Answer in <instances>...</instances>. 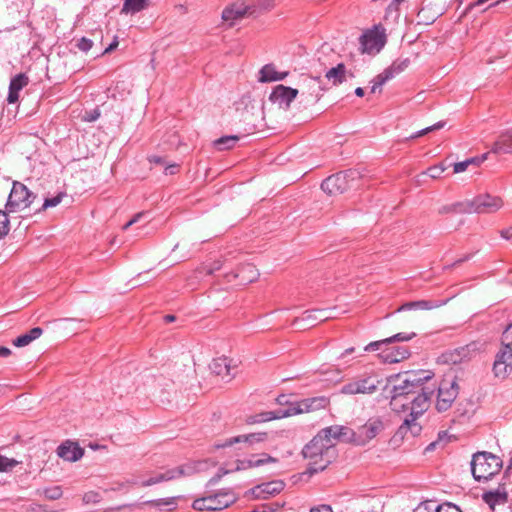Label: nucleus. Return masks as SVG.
I'll return each mask as SVG.
<instances>
[{"label":"nucleus","mask_w":512,"mask_h":512,"mask_svg":"<svg viewBox=\"0 0 512 512\" xmlns=\"http://www.w3.org/2000/svg\"><path fill=\"white\" fill-rule=\"evenodd\" d=\"M335 308L332 309H313L304 312L301 318H297L294 324L308 322V326H314L317 321H324L336 317L333 313Z\"/></svg>","instance_id":"obj_22"},{"label":"nucleus","mask_w":512,"mask_h":512,"mask_svg":"<svg viewBox=\"0 0 512 512\" xmlns=\"http://www.w3.org/2000/svg\"><path fill=\"white\" fill-rule=\"evenodd\" d=\"M381 381L373 375H363L355 378L341 387V393L345 395L372 394Z\"/></svg>","instance_id":"obj_7"},{"label":"nucleus","mask_w":512,"mask_h":512,"mask_svg":"<svg viewBox=\"0 0 512 512\" xmlns=\"http://www.w3.org/2000/svg\"><path fill=\"white\" fill-rule=\"evenodd\" d=\"M358 176V172L355 170H347L336 173L327 177L321 183V189L329 194L343 193L351 187L349 180H354Z\"/></svg>","instance_id":"obj_5"},{"label":"nucleus","mask_w":512,"mask_h":512,"mask_svg":"<svg viewBox=\"0 0 512 512\" xmlns=\"http://www.w3.org/2000/svg\"><path fill=\"white\" fill-rule=\"evenodd\" d=\"M9 232V219L6 212L0 210V239Z\"/></svg>","instance_id":"obj_48"},{"label":"nucleus","mask_w":512,"mask_h":512,"mask_svg":"<svg viewBox=\"0 0 512 512\" xmlns=\"http://www.w3.org/2000/svg\"><path fill=\"white\" fill-rule=\"evenodd\" d=\"M436 505L432 501H427L420 503L415 509L414 512H435Z\"/></svg>","instance_id":"obj_51"},{"label":"nucleus","mask_w":512,"mask_h":512,"mask_svg":"<svg viewBox=\"0 0 512 512\" xmlns=\"http://www.w3.org/2000/svg\"><path fill=\"white\" fill-rule=\"evenodd\" d=\"M447 303V300H419L412 301L403 304L398 308L397 311H408V310H431L438 308Z\"/></svg>","instance_id":"obj_30"},{"label":"nucleus","mask_w":512,"mask_h":512,"mask_svg":"<svg viewBox=\"0 0 512 512\" xmlns=\"http://www.w3.org/2000/svg\"><path fill=\"white\" fill-rule=\"evenodd\" d=\"M248 8L244 3H234L223 10L222 19L229 26H233L247 14Z\"/></svg>","instance_id":"obj_23"},{"label":"nucleus","mask_w":512,"mask_h":512,"mask_svg":"<svg viewBox=\"0 0 512 512\" xmlns=\"http://www.w3.org/2000/svg\"><path fill=\"white\" fill-rule=\"evenodd\" d=\"M146 215L145 212H139L137 213L136 215L133 216V218L128 221L124 226H123V229L126 230L128 229L131 225H133L134 223H137L142 217H144Z\"/></svg>","instance_id":"obj_58"},{"label":"nucleus","mask_w":512,"mask_h":512,"mask_svg":"<svg viewBox=\"0 0 512 512\" xmlns=\"http://www.w3.org/2000/svg\"><path fill=\"white\" fill-rule=\"evenodd\" d=\"M287 75L288 72H278L273 64H266L259 71L258 81L261 83L281 81Z\"/></svg>","instance_id":"obj_31"},{"label":"nucleus","mask_w":512,"mask_h":512,"mask_svg":"<svg viewBox=\"0 0 512 512\" xmlns=\"http://www.w3.org/2000/svg\"><path fill=\"white\" fill-rule=\"evenodd\" d=\"M446 170V167L443 164H438L431 166L427 169L426 174L431 178L437 179L441 176V174Z\"/></svg>","instance_id":"obj_49"},{"label":"nucleus","mask_w":512,"mask_h":512,"mask_svg":"<svg viewBox=\"0 0 512 512\" xmlns=\"http://www.w3.org/2000/svg\"><path fill=\"white\" fill-rule=\"evenodd\" d=\"M325 77L333 83V85H339L346 81L347 71L343 63H339L337 66L329 69Z\"/></svg>","instance_id":"obj_33"},{"label":"nucleus","mask_w":512,"mask_h":512,"mask_svg":"<svg viewBox=\"0 0 512 512\" xmlns=\"http://www.w3.org/2000/svg\"><path fill=\"white\" fill-rule=\"evenodd\" d=\"M407 409H410L409 398H407V399L400 398V400L398 402V409H392V410L397 413H400V412L406 411Z\"/></svg>","instance_id":"obj_57"},{"label":"nucleus","mask_w":512,"mask_h":512,"mask_svg":"<svg viewBox=\"0 0 512 512\" xmlns=\"http://www.w3.org/2000/svg\"><path fill=\"white\" fill-rule=\"evenodd\" d=\"M238 140H239L238 136H234V135L223 136L214 141V146L218 150L231 149L235 146V144L237 143Z\"/></svg>","instance_id":"obj_40"},{"label":"nucleus","mask_w":512,"mask_h":512,"mask_svg":"<svg viewBox=\"0 0 512 512\" xmlns=\"http://www.w3.org/2000/svg\"><path fill=\"white\" fill-rule=\"evenodd\" d=\"M268 434L266 432L250 433L244 435H238L228 439L222 447L232 446L236 443H244L248 447H252L254 444L264 442L267 439Z\"/></svg>","instance_id":"obj_27"},{"label":"nucleus","mask_w":512,"mask_h":512,"mask_svg":"<svg viewBox=\"0 0 512 512\" xmlns=\"http://www.w3.org/2000/svg\"><path fill=\"white\" fill-rule=\"evenodd\" d=\"M512 370V348L505 345L495 356L493 372L496 377L504 378Z\"/></svg>","instance_id":"obj_14"},{"label":"nucleus","mask_w":512,"mask_h":512,"mask_svg":"<svg viewBox=\"0 0 512 512\" xmlns=\"http://www.w3.org/2000/svg\"><path fill=\"white\" fill-rule=\"evenodd\" d=\"M502 467L499 457L489 452H477L471 461V472L476 481H486L497 474Z\"/></svg>","instance_id":"obj_3"},{"label":"nucleus","mask_w":512,"mask_h":512,"mask_svg":"<svg viewBox=\"0 0 512 512\" xmlns=\"http://www.w3.org/2000/svg\"><path fill=\"white\" fill-rule=\"evenodd\" d=\"M65 195V193L60 192L53 197L45 198L42 208L40 210H46L48 208L56 207L59 203H61Z\"/></svg>","instance_id":"obj_46"},{"label":"nucleus","mask_w":512,"mask_h":512,"mask_svg":"<svg viewBox=\"0 0 512 512\" xmlns=\"http://www.w3.org/2000/svg\"><path fill=\"white\" fill-rule=\"evenodd\" d=\"M28 81V77L23 73H20L11 79L7 96L8 103H16L18 101L19 92L28 84Z\"/></svg>","instance_id":"obj_29"},{"label":"nucleus","mask_w":512,"mask_h":512,"mask_svg":"<svg viewBox=\"0 0 512 512\" xmlns=\"http://www.w3.org/2000/svg\"><path fill=\"white\" fill-rule=\"evenodd\" d=\"M43 333V330L40 327L32 328L29 332L18 336L15 340H13V344L16 347H25L29 345L32 341L38 339Z\"/></svg>","instance_id":"obj_36"},{"label":"nucleus","mask_w":512,"mask_h":512,"mask_svg":"<svg viewBox=\"0 0 512 512\" xmlns=\"http://www.w3.org/2000/svg\"><path fill=\"white\" fill-rule=\"evenodd\" d=\"M416 334L412 333H397L386 339L370 342L364 347V351L372 352L378 351V357L384 363H398L407 359L410 356V351L405 346H392L396 342L409 341L414 338Z\"/></svg>","instance_id":"obj_1"},{"label":"nucleus","mask_w":512,"mask_h":512,"mask_svg":"<svg viewBox=\"0 0 512 512\" xmlns=\"http://www.w3.org/2000/svg\"><path fill=\"white\" fill-rule=\"evenodd\" d=\"M318 434L321 435L326 444H331V448L335 446L337 441L351 440V437L354 435L348 427L340 425L326 427L320 430Z\"/></svg>","instance_id":"obj_15"},{"label":"nucleus","mask_w":512,"mask_h":512,"mask_svg":"<svg viewBox=\"0 0 512 512\" xmlns=\"http://www.w3.org/2000/svg\"><path fill=\"white\" fill-rule=\"evenodd\" d=\"M467 200L445 205L439 209L440 214L447 213H468Z\"/></svg>","instance_id":"obj_39"},{"label":"nucleus","mask_w":512,"mask_h":512,"mask_svg":"<svg viewBox=\"0 0 512 512\" xmlns=\"http://www.w3.org/2000/svg\"><path fill=\"white\" fill-rule=\"evenodd\" d=\"M285 487L281 480H274L259 484L249 490V494L255 499H266L269 496L279 494Z\"/></svg>","instance_id":"obj_16"},{"label":"nucleus","mask_w":512,"mask_h":512,"mask_svg":"<svg viewBox=\"0 0 512 512\" xmlns=\"http://www.w3.org/2000/svg\"><path fill=\"white\" fill-rule=\"evenodd\" d=\"M185 474L186 473H185L184 467L180 466L177 468L168 469L167 471H165L163 473H159L155 476H152V477L148 478L147 480L141 482L140 485L143 487L152 486V485H155V484L163 482V481L177 479Z\"/></svg>","instance_id":"obj_26"},{"label":"nucleus","mask_w":512,"mask_h":512,"mask_svg":"<svg viewBox=\"0 0 512 512\" xmlns=\"http://www.w3.org/2000/svg\"><path fill=\"white\" fill-rule=\"evenodd\" d=\"M117 46H118V40H117V37H115L114 40L112 41V43H110V45L107 48H105L103 54L112 52L114 49L117 48Z\"/></svg>","instance_id":"obj_63"},{"label":"nucleus","mask_w":512,"mask_h":512,"mask_svg":"<svg viewBox=\"0 0 512 512\" xmlns=\"http://www.w3.org/2000/svg\"><path fill=\"white\" fill-rule=\"evenodd\" d=\"M310 512H333V511L330 506L321 505L319 507L312 508Z\"/></svg>","instance_id":"obj_61"},{"label":"nucleus","mask_w":512,"mask_h":512,"mask_svg":"<svg viewBox=\"0 0 512 512\" xmlns=\"http://www.w3.org/2000/svg\"><path fill=\"white\" fill-rule=\"evenodd\" d=\"M405 0H393L389 6L387 7V10H386V14L389 15L391 13H395V17L398 18L399 17V13H398V6L404 2Z\"/></svg>","instance_id":"obj_56"},{"label":"nucleus","mask_w":512,"mask_h":512,"mask_svg":"<svg viewBox=\"0 0 512 512\" xmlns=\"http://www.w3.org/2000/svg\"><path fill=\"white\" fill-rule=\"evenodd\" d=\"M419 415H409L398 429V434L402 437L406 436L407 432L410 431L413 436H416L421 431V426L416 422Z\"/></svg>","instance_id":"obj_34"},{"label":"nucleus","mask_w":512,"mask_h":512,"mask_svg":"<svg viewBox=\"0 0 512 512\" xmlns=\"http://www.w3.org/2000/svg\"><path fill=\"white\" fill-rule=\"evenodd\" d=\"M297 95V89L279 84L273 88L269 100L279 108L287 110Z\"/></svg>","instance_id":"obj_13"},{"label":"nucleus","mask_w":512,"mask_h":512,"mask_svg":"<svg viewBox=\"0 0 512 512\" xmlns=\"http://www.w3.org/2000/svg\"><path fill=\"white\" fill-rule=\"evenodd\" d=\"M209 367L214 374L222 376L223 379L229 381L234 377L235 373L233 371L237 368V365L233 359L222 356L213 359Z\"/></svg>","instance_id":"obj_17"},{"label":"nucleus","mask_w":512,"mask_h":512,"mask_svg":"<svg viewBox=\"0 0 512 512\" xmlns=\"http://www.w3.org/2000/svg\"><path fill=\"white\" fill-rule=\"evenodd\" d=\"M444 125H445L444 121H439L436 124H434L432 126H429V127H426L424 129L416 132L415 134L411 135L410 139H416L418 137H421V136H424V135L428 134L429 132H432V131H435V130H439V129L443 128Z\"/></svg>","instance_id":"obj_47"},{"label":"nucleus","mask_w":512,"mask_h":512,"mask_svg":"<svg viewBox=\"0 0 512 512\" xmlns=\"http://www.w3.org/2000/svg\"><path fill=\"white\" fill-rule=\"evenodd\" d=\"M405 378V383L410 385L415 393L417 390L423 388L424 383L432 378V374L429 371H417V372H405L402 373Z\"/></svg>","instance_id":"obj_28"},{"label":"nucleus","mask_w":512,"mask_h":512,"mask_svg":"<svg viewBox=\"0 0 512 512\" xmlns=\"http://www.w3.org/2000/svg\"><path fill=\"white\" fill-rule=\"evenodd\" d=\"M331 449V444H326L321 435L314 436L302 449L303 457L309 460L306 473L312 476L325 470L331 462Z\"/></svg>","instance_id":"obj_2"},{"label":"nucleus","mask_w":512,"mask_h":512,"mask_svg":"<svg viewBox=\"0 0 512 512\" xmlns=\"http://www.w3.org/2000/svg\"><path fill=\"white\" fill-rule=\"evenodd\" d=\"M277 459L268 455L267 453H261L258 455H252L250 458L239 460L237 462L236 470H245L248 468L260 467L267 463H276Z\"/></svg>","instance_id":"obj_25"},{"label":"nucleus","mask_w":512,"mask_h":512,"mask_svg":"<svg viewBox=\"0 0 512 512\" xmlns=\"http://www.w3.org/2000/svg\"><path fill=\"white\" fill-rule=\"evenodd\" d=\"M488 154H489V152L484 153L478 157H472V158L466 159L465 161L455 163L453 165V173L464 172L472 164H474V165L481 164L482 162H484L487 159Z\"/></svg>","instance_id":"obj_37"},{"label":"nucleus","mask_w":512,"mask_h":512,"mask_svg":"<svg viewBox=\"0 0 512 512\" xmlns=\"http://www.w3.org/2000/svg\"><path fill=\"white\" fill-rule=\"evenodd\" d=\"M273 419H278V413L276 411H267L256 414L254 416L249 417V423H262L267 422Z\"/></svg>","instance_id":"obj_43"},{"label":"nucleus","mask_w":512,"mask_h":512,"mask_svg":"<svg viewBox=\"0 0 512 512\" xmlns=\"http://www.w3.org/2000/svg\"><path fill=\"white\" fill-rule=\"evenodd\" d=\"M482 500L489 506L492 512H506L510 507L508 494L503 487L484 492L482 494Z\"/></svg>","instance_id":"obj_11"},{"label":"nucleus","mask_w":512,"mask_h":512,"mask_svg":"<svg viewBox=\"0 0 512 512\" xmlns=\"http://www.w3.org/2000/svg\"><path fill=\"white\" fill-rule=\"evenodd\" d=\"M392 74L390 73V71H387V69H385L381 74H379L374 82H376L380 87L382 85H384L388 80L392 79Z\"/></svg>","instance_id":"obj_55"},{"label":"nucleus","mask_w":512,"mask_h":512,"mask_svg":"<svg viewBox=\"0 0 512 512\" xmlns=\"http://www.w3.org/2000/svg\"><path fill=\"white\" fill-rule=\"evenodd\" d=\"M468 213H493L503 206L501 198L490 194L478 195L472 200H467Z\"/></svg>","instance_id":"obj_9"},{"label":"nucleus","mask_w":512,"mask_h":512,"mask_svg":"<svg viewBox=\"0 0 512 512\" xmlns=\"http://www.w3.org/2000/svg\"><path fill=\"white\" fill-rule=\"evenodd\" d=\"M459 392V387L455 379L443 380L438 388L436 409L439 412L448 410Z\"/></svg>","instance_id":"obj_10"},{"label":"nucleus","mask_w":512,"mask_h":512,"mask_svg":"<svg viewBox=\"0 0 512 512\" xmlns=\"http://www.w3.org/2000/svg\"><path fill=\"white\" fill-rule=\"evenodd\" d=\"M278 419L304 413L301 401L291 404L287 409H278Z\"/></svg>","instance_id":"obj_42"},{"label":"nucleus","mask_w":512,"mask_h":512,"mask_svg":"<svg viewBox=\"0 0 512 512\" xmlns=\"http://www.w3.org/2000/svg\"><path fill=\"white\" fill-rule=\"evenodd\" d=\"M512 344V324H510L502 334V347L505 345L511 347Z\"/></svg>","instance_id":"obj_53"},{"label":"nucleus","mask_w":512,"mask_h":512,"mask_svg":"<svg viewBox=\"0 0 512 512\" xmlns=\"http://www.w3.org/2000/svg\"><path fill=\"white\" fill-rule=\"evenodd\" d=\"M83 453V449L77 443L70 441L62 443L57 449L58 456L70 462L78 461L83 456Z\"/></svg>","instance_id":"obj_24"},{"label":"nucleus","mask_w":512,"mask_h":512,"mask_svg":"<svg viewBox=\"0 0 512 512\" xmlns=\"http://www.w3.org/2000/svg\"><path fill=\"white\" fill-rule=\"evenodd\" d=\"M490 153L496 155L512 154V127L499 133L491 146Z\"/></svg>","instance_id":"obj_20"},{"label":"nucleus","mask_w":512,"mask_h":512,"mask_svg":"<svg viewBox=\"0 0 512 512\" xmlns=\"http://www.w3.org/2000/svg\"><path fill=\"white\" fill-rule=\"evenodd\" d=\"M435 512H462L460 508L452 503H443L441 505H437L435 508Z\"/></svg>","instance_id":"obj_50"},{"label":"nucleus","mask_w":512,"mask_h":512,"mask_svg":"<svg viewBox=\"0 0 512 512\" xmlns=\"http://www.w3.org/2000/svg\"><path fill=\"white\" fill-rule=\"evenodd\" d=\"M409 63V59L395 61L390 67L387 68V71H390L392 77H394L395 75L403 72L408 67Z\"/></svg>","instance_id":"obj_44"},{"label":"nucleus","mask_w":512,"mask_h":512,"mask_svg":"<svg viewBox=\"0 0 512 512\" xmlns=\"http://www.w3.org/2000/svg\"><path fill=\"white\" fill-rule=\"evenodd\" d=\"M385 43L386 37L381 26H374L360 37L362 53L376 54L384 47Z\"/></svg>","instance_id":"obj_8"},{"label":"nucleus","mask_w":512,"mask_h":512,"mask_svg":"<svg viewBox=\"0 0 512 512\" xmlns=\"http://www.w3.org/2000/svg\"><path fill=\"white\" fill-rule=\"evenodd\" d=\"M329 402V398L326 396H317L301 400V405L304 413H308L326 408Z\"/></svg>","instance_id":"obj_32"},{"label":"nucleus","mask_w":512,"mask_h":512,"mask_svg":"<svg viewBox=\"0 0 512 512\" xmlns=\"http://www.w3.org/2000/svg\"><path fill=\"white\" fill-rule=\"evenodd\" d=\"M35 494L38 496H44L47 500H58L62 497L63 491L61 486H53L37 489Z\"/></svg>","instance_id":"obj_38"},{"label":"nucleus","mask_w":512,"mask_h":512,"mask_svg":"<svg viewBox=\"0 0 512 512\" xmlns=\"http://www.w3.org/2000/svg\"><path fill=\"white\" fill-rule=\"evenodd\" d=\"M100 116V113L98 110H93L89 113L86 114V116L84 117V119L88 122H93V121H96Z\"/></svg>","instance_id":"obj_59"},{"label":"nucleus","mask_w":512,"mask_h":512,"mask_svg":"<svg viewBox=\"0 0 512 512\" xmlns=\"http://www.w3.org/2000/svg\"><path fill=\"white\" fill-rule=\"evenodd\" d=\"M178 171V165L177 164H171L167 165L165 167V174L166 175H174Z\"/></svg>","instance_id":"obj_60"},{"label":"nucleus","mask_w":512,"mask_h":512,"mask_svg":"<svg viewBox=\"0 0 512 512\" xmlns=\"http://www.w3.org/2000/svg\"><path fill=\"white\" fill-rule=\"evenodd\" d=\"M35 198L36 196L24 184L14 181L6 208L9 212H14L20 208L29 207Z\"/></svg>","instance_id":"obj_6"},{"label":"nucleus","mask_w":512,"mask_h":512,"mask_svg":"<svg viewBox=\"0 0 512 512\" xmlns=\"http://www.w3.org/2000/svg\"><path fill=\"white\" fill-rule=\"evenodd\" d=\"M149 162L153 164H159L162 165L165 163L164 159L161 156L153 155L149 157Z\"/></svg>","instance_id":"obj_64"},{"label":"nucleus","mask_w":512,"mask_h":512,"mask_svg":"<svg viewBox=\"0 0 512 512\" xmlns=\"http://www.w3.org/2000/svg\"><path fill=\"white\" fill-rule=\"evenodd\" d=\"M389 381H395L396 383L393 385L391 390V401L390 406L391 409H398V402L400 398L407 399L410 395L415 394L413 388L405 383V378L402 373L393 375L389 378Z\"/></svg>","instance_id":"obj_12"},{"label":"nucleus","mask_w":512,"mask_h":512,"mask_svg":"<svg viewBox=\"0 0 512 512\" xmlns=\"http://www.w3.org/2000/svg\"><path fill=\"white\" fill-rule=\"evenodd\" d=\"M501 234V237L506 239V240H511L512 239V226L507 228V229H504L500 232Z\"/></svg>","instance_id":"obj_62"},{"label":"nucleus","mask_w":512,"mask_h":512,"mask_svg":"<svg viewBox=\"0 0 512 512\" xmlns=\"http://www.w3.org/2000/svg\"><path fill=\"white\" fill-rule=\"evenodd\" d=\"M92 46H93L92 40H90L86 37H82L77 42V47L83 52H88L92 48Z\"/></svg>","instance_id":"obj_54"},{"label":"nucleus","mask_w":512,"mask_h":512,"mask_svg":"<svg viewBox=\"0 0 512 512\" xmlns=\"http://www.w3.org/2000/svg\"><path fill=\"white\" fill-rule=\"evenodd\" d=\"M150 0H124L121 13L136 14L149 6Z\"/></svg>","instance_id":"obj_35"},{"label":"nucleus","mask_w":512,"mask_h":512,"mask_svg":"<svg viewBox=\"0 0 512 512\" xmlns=\"http://www.w3.org/2000/svg\"><path fill=\"white\" fill-rule=\"evenodd\" d=\"M236 500L230 491H220L214 495L202 497L193 501L192 507L197 511H220L229 507Z\"/></svg>","instance_id":"obj_4"},{"label":"nucleus","mask_w":512,"mask_h":512,"mask_svg":"<svg viewBox=\"0 0 512 512\" xmlns=\"http://www.w3.org/2000/svg\"><path fill=\"white\" fill-rule=\"evenodd\" d=\"M226 259L225 260H221V259H218V260H214L213 262L211 263H206L204 265H202L198 271L200 273H205L206 275H212L214 274L216 271H219L221 270L225 263H226Z\"/></svg>","instance_id":"obj_41"},{"label":"nucleus","mask_w":512,"mask_h":512,"mask_svg":"<svg viewBox=\"0 0 512 512\" xmlns=\"http://www.w3.org/2000/svg\"><path fill=\"white\" fill-rule=\"evenodd\" d=\"M259 276L258 270L252 264L242 265L237 272H229L225 274L228 282L238 280V284L246 285L255 281Z\"/></svg>","instance_id":"obj_18"},{"label":"nucleus","mask_w":512,"mask_h":512,"mask_svg":"<svg viewBox=\"0 0 512 512\" xmlns=\"http://www.w3.org/2000/svg\"><path fill=\"white\" fill-rule=\"evenodd\" d=\"M18 464L17 460L0 455V472L11 471Z\"/></svg>","instance_id":"obj_45"},{"label":"nucleus","mask_w":512,"mask_h":512,"mask_svg":"<svg viewBox=\"0 0 512 512\" xmlns=\"http://www.w3.org/2000/svg\"><path fill=\"white\" fill-rule=\"evenodd\" d=\"M384 428L383 422L376 418L369 420L366 424L358 429L357 443L360 445L366 444L368 441L375 438Z\"/></svg>","instance_id":"obj_19"},{"label":"nucleus","mask_w":512,"mask_h":512,"mask_svg":"<svg viewBox=\"0 0 512 512\" xmlns=\"http://www.w3.org/2000/svg\"><path fill=\"white\" fill-rule=\"evenodd\" d=\"M149 504L155 507H163V506H175V498H167V499H157L153 501H149Z\"/></svg>","instance_id":"obj_52"},{"label":"nucleus","mask_w":512,"mask_h":512,"mask_svg":"<svg viewBox=\"0 0 512 512\" xmlns=\"http://www.w3.org/2000/svg\"><path fill=\"white\" fill-rule=\"evenodd\" d=\"M433 395V390L428 388H421V392L417 396L409 399L411 415H422L429 407V401Z\"/></svg>","instance_id":"obj_21"}]
</instances>
